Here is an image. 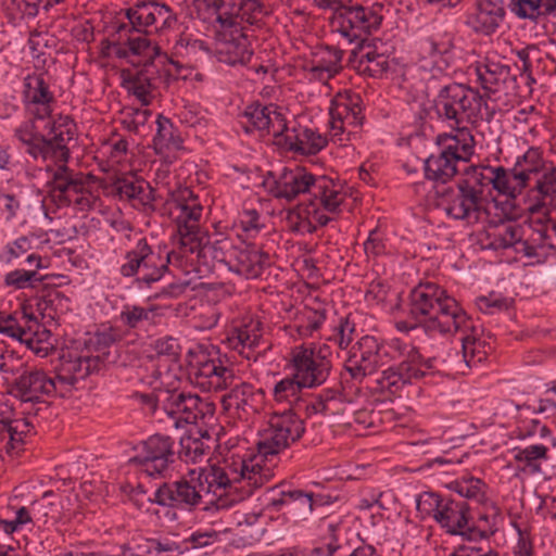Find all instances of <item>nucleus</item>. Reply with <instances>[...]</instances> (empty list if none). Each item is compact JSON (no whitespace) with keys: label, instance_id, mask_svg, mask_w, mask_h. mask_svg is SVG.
<instances>
[{"label":"nucleus","instance_id":"aec40b11","mask_svg":"<svg viewBox=\"0 0 556 556\" xmlns=\"http://www.w3.org/2000/svg\"><path fill=\"white\" fill-rule=\"evenodd\" d=\"M223 343L243 358L256 362L266 350L262 349V323L250 316L233 320L226 331Z\"/></svg>","mask_w":556,"mask_h":556},{"label":"nucleus","instance_id":"393cba45","mask_svg":"<svg viewBox=\"0 0 556 556\" xmlns=\"http://www.w3.org/2000/svg\"><path fill=\"white\" fill-rule=\"evenodd\" d=\"M24 264L27 267H16L4 274L2 285L11 291H20L26 289L38 288L47 278L41 275V269L49 267V260L38 253H29Z\"/></svg>","mask_w":556,"mask_h":556},{"label":"nucleus","instance_id":"79ce46f5","mask_svg":"<svg viewBox=\"0 0 556 556\" xmlns=\"http://www.w3.org/2000/svg\"><path fill=\"white\" fill-rule=\"evenodd\" d=\"M152 143L155 153L160 155H167L184 148V140L178 128L163 115L157 116L156 132Z\"/></svg>","mask_w":556,"mask_h":556},{"label":"nucleus","instance_id":"f257e3e1","mask_svg":"<svg viewBox=\"0 0 556 556\" xmlns=\"http://www.w3.org/2000/svg\"><path fill=\"white\" fill-rule=\"evenodd\" d=\"M408 300V314L426 334L460 336V350L441 359L447 369L466 375L486 359L490 345L477 337L473 320L445 289L435 282H420L410 291ZM395 350L396 368L410 382L422 379L439 367L438 357L424 358L417 346L400 338H395Z\"/></svg>","mask_w":556,"mask_h":556},{"label":"nucleus","instance_id":"3c124183","mask_svg":"<svg viewBox=\"0 0 556 556\" xmlns=\"http://www.w3.org/2000/svg\"><path fill=\"white\" fill-rule=\"evenodd\" d=\"M357 14L358 30H361V43H365L367 36L377 31L382 23V5L375 3L372 5L355 4Z\"/></svg>","mask_w":556,"mask_h":556},{"label":"nucleus","instance_id":"dca6fc26","mask_svg":"<svg viewBox=\"0 0 556 556\" xmlns=\"http://www.w3.org/2000/svg\"><path fill=\"white\" fill-rule=\"evenodd\" d=\"M453 48V34L440 23H429L419 41L420 67L433 72L432 78L443 74L450 67Z\"/></svg>","mask_w":556,"mask_h":556},{"label":"nucleus","instance_id":"6e6d98bb","mask_svg":"<svg viewBox=\"0 0 556 556\" xmlns=\"http://www.w3.org/2000/svg\"><path fill=\"white\" fill-rule=\"evenodd\" d=\"M366 342V352L368 351L369 358L378 370L380 367L386 366L394 361L395 353V338L388 341H380L372 336H364Z\"/></svg>","mask_w":556,"mask_h":556},{"label":"nucleus","instance_id":"bf43d9fd","mask_svg":"<svg viewBox=\"0 0 556 556\" xmlns=\"http://www.w3.org/2000/svg\"><path fill=\"white\" fill-rule=\"evenodd\" d=\"M189 392L184 391H165L159 397V403L161 409L173 420V426L175 427V421H178V417H181L185 408V400H187V395Z\"/></svg>","mask_w":556,"mask_h":556},{"label":"nucleus","instance_id":"a211bd4d","mask_svg":"<svg viewBox=\"0 0 556 556\" xmlns=\"http://www.w3.org/2000/svg\"><path fill=\"white\" fill-rule=\"evenodd\" d=\"M331 140L343 142L364 121L362 97L352 91L339 92L329 108Z\"/></svg>","mask_w":556,"mask_h":556},{"label":"nucleus","instance_id":"9b49d317","mask_svg":"<svg viewBox=\"0 0 556 556\" xmlns=\"http://www.w3.org/2000/svg\"><path fill=\"white\" fill-rule=\"evenodd\" d=\"M148 35L130 23H118L114 26L110 39L102 42L103 54L126 59L134 65H164L166 55H161L160 47L153 43Z\"/></svg>","mask_w":556,"mask_h":556},{"label":"nucleus","instance_id":"7c9ffc66","mask_svg":"<svg viewBox=\"0 0 556 556\" xmlns=\"http://www.w3.org/2000/svg\"><path fill=\"white\" fill-rule=\"evenodd\" d=\"M493 166L472 165L464 170L463 176L458 179L457 185L478 200L481 204L493 205L489 200L491 190L493 189Z\"/></svg>","mask_w":556,"mask_h":556},{"label":"nucleus","instance_id":"864d4df0","mask_svg":"<svg viewBox=\"0 0 556 556\" xmlns=\"http://www.w3.org/2000/svg\"><path fill=\"white\" fill-rule=\"evenodd\" d=\"M354 53L358 56L359 66L370 76L378 77L390 70V61L383 53L372 50L369 45L359 43L358 51Z\"/></svg>","mask_w":556,"mask_h":556},{"label":"nucleus","instance_id":"5701e85b","mask_svg":"<svg viewBox=\"0 0 556 556\" xmlns=\"http://www.w3.org/2000/svg\"><path fill=\"white\" fill-rule=\"evenodd\" d=\"M437 192L440 194L439 205L452 219L465 222L467 225H475L488 219L490 216L491 207L481 204L457 184L455 188L448 187Z\"/></svg>","mask_w":556,"mask_h":556},{"label":"nucleus","instance_id":"4468645a","mask_svg":"<svg viewBox=\"0 0 556 556\" xmlns=\"http://www.w3.org/2000/svg\"><path fill=\"white\" fill-rule=\"evenodd\" d=\"M331 350L327 343L301 344L292 349L293 376L307 389L317 388L328 379L332 363Z\"/></svg>","mask_w":556,"mask_h":556},{"label":"nucleus","instance_id":"f704fd0d","mask_svg":"<svg viewBox=\"0 0 556 556\" xmlns=\"http://www.w3.org/2000/svg\"><path fill=\"white\" fill-rule=\"evenodd\" d=\"M115 190L122 200H127L135 208L143 212H153L155 208L154 189L142 179L132 177L118 179Z\"/></svg>","mask_w":556,"mask_h":556},{"label":"nucleus","instance_id":"473e14b6","mask_svg":"<svg viewBox=\"0 0 556 556\" xmlns=\"http://www.w3.org/2000/svg\"><path fill=\"white\" fill-rule=\"evenodd\" d=\"M75 136L76 124L70 116H59L51 123L50 137L47 138L51 161H70V144L75 140Z\"/></svg>","mask_w":556,"mask_h":556},{"label":"nucleus","instance_id":"5fc2aeb1","mask_svg":"<svg viewBox=\"0 0 556 556\" xmlns=\"http://www.w3.org/2000/svg\"><path fill=\"white\" fill-rule=\"evenodd\" d=\"M237 249L231 239L227 237L212 238L207 235L204 248H202L201 260L206 262L207 257L213 261L231 265Z\"/></svg>","mask_w":556,"mask_h":556},{"label":"nucleus","instance_id":"680f3d73","mask_svg":"<svg viewBox=\"0 0 556 556\" xmlns=\"http://www.w3.org/2000/svg\"><path fill=\"white\" fill-rule=\"evenodd\" d=\"M239 0H206L207 7L216 14L218 27L226 24L237 25Z\"/></svg>","mask_w":556,"mask_h":556},{"label":"nucleus","instance_id":"338daca9","mask_svg":"<svg viewBox=\"0 0 556 556\" xmlns=\"http://www.w3.org/2000/svg\"><path fill=\"white\" fill-rule=\"evenodd\" d=\"M21 144L23 146L25 153L33 157L35 161H51L47 137L41 132L35 135L34 137L26 138L25 141L21 142Z\"/></svg>","mask_w":556,"mask_h":556},{"label":"nucleus","instance_id":"13d9d810","mask_svg":"<svg viewBox=\"0 0 556 556\" xmlns=\"http://www.w3.org/2000/svg\"><path fill=\"white\" fill-rule=\"evenodd\" d=\"M264 516L257 513L235 514V521L240 529V533L253 541H260L265 533Z\"/></svg>","mask_w":556,"mask_h":556},{"label":"nucleus","instance_id":"39448f33","mask_svg":"<svg viewBox=\"0 0 556 556\" xmlns=\"http://www.w3.org/2000/svg\"><path fill=\"white\" fill-rule=\"evenodd\" d=\"M243 117L250 124L245 130H260L271 134L274 144L286 152L301 155H315L328 143L325 135L299 123L288 126L283 109L277 104L254 103L247 106Z\"/></svg>","mask_w":556,"mask_h":556},{"label":"nucleus","instance_id":"20e7f679","mask_svg":"<svg viewBox=\"0 0 556 556\" xmlns=\"http://www.w3.org/2000/svg\"><path fill=\"white\" fill-rule=\"evenodd\" d=\"M305 431L304 421L292 408L274 412L256 443L257 454L245 459L242 473L251 493L274 477V467L279 453L299 441Z\"/></svg>","mask_w":556,"mask_h":556},{"label":"nucleus","instance_id":"a19ab883","mask_svg":"<svg viewBox=\"0 0 556 556\" xmlns=\"http://www.w3.org/2000/svg\"><path fill=\"white\" fill-rule=\"evenodd\" d=\"M303 389H306L292 375L277 381L273 388V400L277 405H287L286 408H292L299 414L301 409H305L307 402L303 399Z\"/></svg>","mask_w":556,"mask_h":556},{"label":"nucleus","instance_id":"0e129e2a","mask_svg":"<svg viewBox=\"0 0 556 556\" xmlns=\"http://www.w3.org/2000/svg\"><path fill=\"white\" fill-rule=\"evenodd\" d=\"M407 383L412 382L406 380V377L404 378V375L396 368V366L388 367L377 379L378 389L381 392H389L392 394L396 393Z\"/></svg>","mask_w":556,"mask_h":556},{"label":"nucleus","instance_id":"a878e982","mask_svg":"<svg viewBox=\"0 0 556 556\" xmlns=\"http://www.w3.org/2000/svg\"><path fill=\"white\" fill-rule=\"evenodd\" d=\"M229 389V392L222 397L225 410H235L240 418H249L262 409L265 402L263 389L254 388L248 382H235Z\"/></svg>","mask_w":556,"mask_h":556},{"label":"nucleus","instance_id":"ddd939ff","mask_svg":"<svg viewBox=\"0 0 556 556\" xmlns=\"http://www.w3.org/2000/svg\"><path fill=\"white\" fill-rule=\"evenodd\" d=\"M493 206L501 210V214H496V218L486 219L489 225L480 239L482 248L494 251L513 249L517 253V243H520L526 233L531 230V226L514 222L518 215L514 203L494 200Z\"/></svg>","mask_w":556,"mask_h":556},{"label":"nucleus","instance_id":"c756f323","mask_svg":"<svg viewBox=\"0 0 556 556\" xmlns=\"http://www.w3.org/2000/svg\"><path fill=\"white\" fill-rule=\"evenodd\" d=\"M23 99L35 119H45L51 114L54 96L42 75H27L24 78Z\"/></svg>","mask_w":556,"mask_h":556},{"label":"nucleus","instance_id":"2f4dec72","mask_svg":"<svg viewBox=\"0 0 556 556\" xmlns=\"http://www.w3.org/2000/svg\"><path fill=\"white\" fill-rule=\"evenodd\" d=\"M22 320L23 326L16 340L24 343L37 356L47 357L54 349L51 331L40 325L33 314L24 313Z\"/></svg>","mask_w":556,"mask_h":556},{"label":"nucleus","instance_id":"cd10ccee","mask_svg":"<svg viewBox=\"0 0 556 556\" xmlns=\"http://www.w3.org/2000/svg\"><path fill=\"white\" fill-rule=\"evenodd\" d=\"M343 52L333 47H318L305 61L304 71L308 80L327 83L333 78L342 68Z\"/></svg>","mask_w":556,"mask_h":556},{"label":"nucleus","instance_id":"e433bc0d","mask_svg":"<svg viewBox=\"0 0 556 556\" xmlns=\"http://www.w3.org/2000/svg\"><path fill=\"white\" fill-rule=\"evenodd\" d=\"M268 264L267 253L255 245H247L236 251L230 268L247 278H257Z\"/></svg>","mask_w":556,"mask_h":556},{"label":"nucleus","instance_id":"58836bf2","mask_svg":"<svg viewBox=\"0 0 556 556\" xmlns=\"http://www.w3.org/2000/svg\"><path fill=\"white\" fill-rule=\"evenodd\" d=\"M493 190L498 194L505 195L513 203L518 195L529 186L522 172L518 168H505L503 166H493Z\"/></svg>","mask_w":556,"mask_h":556},{"label":"nucleus","instance_id":"423d86ee","mask_svg":"<svg viewBox=\"0 0 556 556\" xmlns=\"http://www.w3.org/2000/svg\"><path fill=\"white\" fill-rule=\"evenodd\" d=\"M168 205L176 226L173 237L175 249L169 253L175 260L200 262L207 232L200 225L203 206L198 195L185 188L173 194Z\"/></svg>","mask_w":556,"mask_h":556},{"label":"nucleus","instance_id":"c85d7f7f","mask_svg":"<svg viewBox=\"0 0 556 556\" xmlns=\"http://www.w3.org/2000/svg\"><path fill=\"white\" fill-rule=\"evenodd\" d=\"M162 66L148 63L127 80L128 90L142 105H149L155 97V90L166 83L168 73Z\"/></svg>","mask_w":556,"mask_h":556},{"label":"nucleus","instance_id":"4d7b16f0","mask_svg":"<svg viewBox=\"0 0 556 556\" xmlns=\"http://www.w3.org/2000/svg\"><path fill=\"white\" fill-rule=\"evenodd\" d=\"M33 236L23 235L8 241L0 251V263L5 266L14 265L23 256L33 252Z\"/></svg>","mask_w":556,"mask_h":556},{"label":"nucleus","instance_id":"09e8293b","mask_svg":"<svg viewBox=\"0 0 556 556\" xmlns=\"http://www.w3.org/2000/svg\"><path fill=\"white\" fill-rule=\"evenodd\" d=\"M156 308L154 306H140L125 304L118 315V321L127 329H139L144 325L155 324Z\"/></svg>","mask_w":556,"mask_h":556},{"label":"nucleus","instance_id":"052dcab7","mask_svg":"<svg viewBox=\"0 0 556 556\" xmlns=\"http://www.w3.org/2000/svg\"><path fill=\"white\" fill-rule=\"evenodd\" d=\"M485 483L478 478H469L451 483V490L456 492L464 498L473 500L477 503L484 502L485 495Z\"/></svg>","mask_w":556,"mask_h":556},{"label":"nucleus","instance_id":"49530a36","mask_svg":"<svg viewBox=\"0 0 556 556\" xmlns=\"http://www.w3.org/2000/svg\"><path fill=\"white\" fill-rule=\"evenodd\" d=\"M330 26L333 33H338L349 43H361L355 4L332 13Z\"/></svg>","mask_w":556,"mask_h":556},{"label":"nucleus","instance_id":"ea45409f","mask_svg":"<svg viewBox=\"0 0 556 556\" xmlns=\"http://www.w3.org/2000/svg\"><path fill=\"white\" fill-rule=\"evenodd\" d=\"M184 408L181 417H178V421H175V428H181L185 425H207L213 420L215 414L213 402L190 392L187 400H185Z\"/></svg>","mask_w":556,"mask_h":556},{"label":"nucleus","instance_id":"2eb2a0df","mask_svg":"<svg viewBox=\"0 0 556 556\" xmlns=\"http://www.w3.org/2000/svg\"><path fill=\"white\" fill-rule=\"evenodd\" d=\"M136 451L129 463L147 477L165 478L176 460L175 441L169 435H150Z\"/></svg>","mask_w":556,"mask_h":556},{"label":"nucleus","instance_id":"603ef678","mask_svg":"<svg viewBox=\"0 0 556 556\" xmlns=\"http://www.w3.org/2000/svg\"><path fill=\"white\" fill-rule=\"evenodd\" d=\"M355 331L354 320L350 316H341L325 332L324 339L341 350H346L354 340Z\"/></svg>","mask_w":556,"mask_h":556},{"label":"nucleus","instance_id":"4be33fe9","mask_svg":"<svg viewBox=\"0 0 556 556\" xmlns=\"http://www.w3.org/2000/svg\"><path fill=\"white\" fill-rule=\"evenodd\" d=\"M128 23L146 34L164 33L177 24V15L166 3L157 0H138L126 9Z\"/></svg>","mask_w":556,"mask_h":556},{"label":"nucleus","instance_id":"69168bd1","mask_svg":"<svg viewBox=\"0 0 556 556\" xmlns=\"http://www.w3.org/2000/svg\"><path fill=\"white\" fill-rule=\"evenodd\" d=\"M326 320L324 311L306 308L299 319L298 332L302 337H312Z\"/></svg>","mask_w":556,"mask_h":556},{"label":"nucleus","instance_id":"c9c22d12","mask_svg":"<svg viewBox=\"0 0 556 556\" xmlns=\"http://www.w3.org/2000/svg\"><path fill=\"white\" fill-rule=\"evenodd\" d=\"M122 328L112 325H101V327L89 339L87 352L97 357L100 365L114 363L111 357L110 349L124 339Z\"/></svg>","mask_w":556,"mask_h":556},{"label":"nucleus","instance_id":"72a5a7b5","mask_svg":"<svg viewBox=\"0 0 556 556\" xmlns=\"http://www.w3.org/2000/svg\"><path fill=\"white\" fill-rule=\"evenodd\" d=\"M475 73L481 87L491 93L500 91L511 76L509 65L497 55H486L476 62Z\"/></svg>","mask_w":556,"mask_h":556},{"label":"nucleus","instance_id":"6e6552de","mask_svg":"<svg viewBox=\"0 0 556 556\" xmlns=\"http://www.w3.org/2000/svg\"><path fill=\"white\" fill-rule=\"evenodd\" d=\"M51 162L46 165L45 186L56 206H74L81 212L94 208L99 197L91 190L92 176L70 168L68 162Z\"/></svg>","mask_w":556,"mask_h":556},{"label":"nucleus","instance_id":"1a4fd4ad","mask_svg":"<svg viewBox=\"0 0 556 556\" xmlns=\"http://www.w3.org/2000/svg\"><path fill=\"white\" fill-rule=\"evenodd\" d=\"M437 146L438 151L425 161V176L445 185L458 173V163H467L473 155L475 139L470 130H460L458 135H439Z\"/></svg>","mask_w":556,"mask_h":556},{"label":"nucleus","instance_id":"8fccbe9b","mask_svg":"<svg viewBox=\"0 0 556 556\" xmlns=\"http://www.w3.org/2000/svg\"><path fill=\"white\" fill-rule=\"evenodd\" d=\"M511 11L518 17L531 21L541 16H556V0H511Z\"/></svg>","mask_w":556,"mask_h":556},{"label":"nucleus","instance_id":"f3484780","mask_svg":"<svg viewBox=\"0 0 556 556\" xmlns=\"http://www.w3.org/2000/svg\"><path fill=\"white\" fill-rule=\"evenodd\" d=\"M531 214V223L539 224L540 229L529 230L520 241L517 243V254H521L529 258H535L536 262H543L545 258L556 253V239L551 230L549 220L551 210L547 205L536 202L529 206Z\"/></svg>","mask_w":556,"mask_h":556},{"label":"nucleus","instance_id":"bb28decb","mask_svg":"<svg viewBox=\"0 0 556 556\" xmlns=\"http://www.w3.org/2000/svg\"><path fill=\"white\" fill-rule=\"evenodd\" d=\"M101 365L97 357L88 352L81 354H72L62 356V362L55 377L59 389H63V396L79 380L85 379L91 372L99 370Z\"/></svg>","mask_w":556,"mask_h":556},{"label":"nucleus","instance_id":"412c9836","mask_svg":"<svg viewBox=\"0 0 556 556\" xmlns=\"http://www.w3.org/2000/svg\"><path fill=\"white\" fill-rule=\"evenodd\" d=\"M10 393L18 399L22 404L43 405L47 408V402L42 400L45 395L60 394L63 396V389H59L55 378H51L46 371L38 368L23 370L11 386Z\"/></svg>","mask_w":556,"mask_h":556},{"label":"nucleus","instance_id":"c03bdc74","mask_svg":"<svg viewBox=\"0 0 556 556\" xmlns=\"http://www.w3.org/2000/svg\"><path fill=\"white\" fill-rule=\"evenodd\" d=\"M344 397L340 387L327 388L305 405V410L307 414L338 415L343 412Z\"/></svg>","mask_w":556,"mask_h":556},{"label":"nucleus","instance_id":"37998d69","mask_svg":"<svg viewBox=\"0 0 556 556\" xmlns=\"http://www.w3.org/2000/svg\"><path fill=\"white\" fill-rule=\"evenodd\" d=\"M482 510L478 513L476 525L470 527L468 525V532L466 538L471 540L476 536L488 539L493 535L497 530V523L501 518L500 507L489 498L480 503Z\"/></svg>","mask_w":556,"mask_h":556},{"label":"nucleus","instance_id":"7ed1b4c3","mask_svg":"<svg viewBox=\"0 0 556 556\" xmlns=\"http://www.w3.org/2000/svg\"><path fill=\"white\" fill-rule=\"evenodd\" d=\"M263 185L276 199L292 201L301 194L311 197L309 204L289 212V220L294 230L313 232L318 226H326L330 217L325 213L337 214L346 199L340 184L326 176H314L305 168H285L280 174L269 172Z\"/></svg>","mask_w":556,"mask_h":556},{"label":"nucleus","instance_id":"4c0bfd02","mask_svg":"<svg viewBox=\"0 0 556 556\" xmlns=\"http://www.w3.org/2000/svg\"><path fill=\"white\" fill-rule=\"evenodd\" d=\"M470 520V506L465 501L451 498L445 503L443 515H440V527L451 535H467Z\"/></svg>","mask_w":556,"mask_h":556},{"label":"nucleus","instance_id":"a18cd8bd","mask_svg":"<svg viewBox=\"0 0 556 556\" xmlns=\"http://www.w3.org/2000/svg\"><path fill=\"white\" fill-rule=\"evenodd\" d=\"M344 368L354 380L358 381H362L366 376L377 371L372 359L368 356V351L366 352L364 337L351 349Z\"/></svg>","mask_w":556,"mask_h":556},{"label":"nucleus","instance_id":"f03ea898","mask_svg":"<svg viewBox=\"0 0 556 556\" xmlns=\"http://www.w3.org/2000/svg\"><path fill=\"white\" fill-rule=\"evenodd\" d=\"M243 463L239 455L192 470L188 478L162 483L151 500L157 505L192 510L202 503L203 494L218 497V507L241 502L252 495L242 473Z\"/></svg>","mask_w":556,"mask_h":556},{"label":"nucleus","instance_id":"de8ad7c7","mask_svg":"<svg viewBox=\"0 0 556 556\" xmlns=\"http://www.w3.org/2000/svg\"><path fill=\"white\" fill-rule=\"evenodd\" d=\"M547 458L548 447L544 444H532L514 450V459L522 465L519 470L528 475L541 472V463L547 460Z\"/></svg>","mask_w":556,"mask_h":556},{"label":"nucleus","instance_id":"b1692460","mask_svg":"<svg viewBox=\"0 0 556 556\" xmlns=\"http://www.w3.org/2000/svg\"><path fill=\"white\" fill-rule=\"evenodd\" d=\"M505 14L503 0H475L466 13L465 24L477 35L491 36L500 28Z\"/></svg>","mask_w":556,"mask_h":556},{"label":"nucleus","instance_id":"6ab92c4d","mask_svg":"<svg viewBox=\"0 0 556 556\" xmlns=\"http://www.w3.org/2000/svg\"><path fill=\"white\" fill-rule=\"evenodd\" d=\"M251 29L247 26L226 24L218 27L215 36V56L219 62L235 66L244 65L253 55Z\"/></svg>","mask_w":556,"mask_h":556},{"label":"nucleus","instance_id":"f8f14e48","mask_svg":"<svg viewBox=\"0 0 556 556\" xmlns=\"http://www.w3.org/2000/svg\"><path fill=\"white\" fill-rule=\"evenodd\" d=\"M172 262L173 253L161 248L154 249L146 238H141L125 253L119 273L123 277H135L139 283L150 286L163 277Z\"/></svg>","mask_w":556,"mask_h":556},{"label":"nucleus","instance_id":"774afa93","mask_svg":"<svg viewBox=\"0 0 556 556\" xmlns=\"http://www.w3.org/2000/svg\"><path fill=\"white\" fill-rule=\"evenodd\" d=\"M533 190L539 193L541 203L549 201V203L556 202V167L551 170L543 173L541 177L535 180Z\"/></svg>","mask_w":556,"mask_h":556},{"label":"nucleus","instance_id":"0eeeda50","mask_svg":"<svg viewBox=\"0 0 556 556\" xmlns=\"http://www.w3.org/2000/svg\"><path fill=\"white\" fill-rule=\"evenodd\" d=\"M433 108L438 119L454 129V135L469 130L468 125H477L493 117V112L477 89L457 83L440 88L433 99Z\"/></svg>","mask_w":556,"mask_h":556},{"label":"nucleus","instance_id":"e2e57ef3","mask_svg":"<svg viewBox=\"0 0 556 556\" xmlns=\"http://www.w3.org/2000/svg\"><path fill=\"white\" fill-rule=\"evenodd\" d=\"M544 161L539 149L530 148L522 156H519L514 165L522 172L526 180L530 184L533 176H536L543 168Z\"/></svg>","mask_w":556,"mask_h":556},{"label":"nucleus","instance_id":"9d476101","mask_svg":"<svg viewBox=\"0 0 556 556\" xmlns=\"http://www.w3.org/2000/svg\"><path fill=\"white\" fill-rule=\"evenodd\" d=\"M190 381L204 392H220L237 380L233 366L225 353L213 344H200L190 361Z\"/></svg>","mask_w":556,"mask_h":556}]
</instances>
